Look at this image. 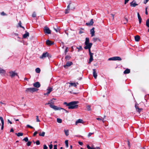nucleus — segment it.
<instances>
[{"mask_svg": "<svg viewBox=\"0 0 149 149\" xmlns=\"http://www.w3.org/2000/svg\"><path fill=\"white\" fill-rule=\"evenodd\" d=\"M48 148L47 147L46 145H44L43 146V149H47Z\"/></svg>", "mask_w": 149, "mask_h": 149, "instance_id": "49", "label": "nucleus"}, {"mask_svg": "<svg viewBox=\"0 0 149 149\" xmlns=\"http://www.w3.org/2000/svg\"><path fill=\"white\" fill-rule=\"evenodd\" d=\"M71 4V2L70 1L69 2V5H68L67 7V9H66L65 11V14H67L69 12V10H70V5Z\"/></svg>", "mask_w": 149, "mask_h": 149, "instance_id": "10", "label": "nucleus"}, {"mask_svg": "<svg viewBox=\"0 0 149 149\" xmlns=\"http://www.w3.org/2000/svg\"><path fill=\"white\" fill-rule=\"evenodd\" d=\"M93 134V133H91V132L89 133L88 135V137H90Z\"/></svg>", "mask_w": 149, "mask_h": 149, "instance_id": "48", "label": "nucleus"}, {"mask_svg": "<svg viewBox=\"0 0 149 149\" xmlns=\"http://www.w3.org/2000/svg\"><path fill=\"white\" fill-rule=\"evenodd\" d=\"M130 72V70L129 69H127L124 72V74H128Z\"/></svg>", "mask_w": 149, "mask_h": 149, "instance_id": "26", "label": "nucleus"}, {"mask_svg": "<svg viewBox=\"0 0 149 149\" xmlns=\"http://www.w3.org/2000/svg\"><path fill=\"white\" fill-rule=\"evenodd\" d=\"M123 22L124 24H125L127 22V18H125L123 20Z\"/></svg>", "mask_w": 149, "mask_h": 149, "instance_id": "37", "label": "nucleus"}, {"mask_svg": "<svg viewBox=\"0 0 149 149\" xmlns=\"http://www.w3.org/2000/svg\"><path fill=\"white\" fill-rule=\"evenodd\" d=\"M138 5L136 2L134 1H132L130 3V6H131L135 7Z\"/></svg>", "mask_w": 149, "mask_h": 149, "instance_id": "18", "label": "nucleus"}, {"mask_svg": "<svg viewBox=\"0 0 149 149\" xmlns=\"http://www.w3.org/2000/svg\"><path fill=\"white\" fill-rule=\"evenodd\" d=\"M38 90V89L37 88H27L26 90V92H34Z\"/></svg>", "mask_w": 149, "mask_h": 149, "instance_id": "3", "label": "nucleus"}, {"mask_svg": "<svg viewBox=\"0 0 149 149\" xmlns=\"http://www.w3.org/2000/svg\"><path fill=\"white\" fill-rule=\"evenodd\" d=\"M36 143L37 145H39L40 144V142L38 140L36 141Z\"/></svg>", "mask_w": 149, "mask_h": 149, "instance_id": "51", "label": "nucleus"}, {"mask_svg": "<svg viewBox=\"0 0 149 149\" xmlns=\"http://www.w3.org/2000/svg\"><path fill=\"white\" fill-rule=\"evenodd\" d=\"M18 136H23V134L22 133L19 132L15 134Z\"/></svg>", "mask_w": 149, "mask_h": 149, "instance_id": "30", "label": "nucleus"}, {"mask_svg": "<svg viewBox=\"0 0 149 149\" xmlns=\"http://www.w3.org/2000/svg\"><path fill=\"white\" fill-rule=\"evenodd\" d=\"M32 16L33 17H36V13L35 12H34L33 13V14H32Z\"/></svg>", "mask_w": 149, "mask_h": 149, "instance_id": "46", "label": "nucleus"}, {"mask_svg": "<svg viewBox=\"0 0 149 149\" xmlns=\"http://www.w3.org/2000/svg\"><path fill=\"white\" fill-rule=\"evenodd\" d=\"M93 40L94 42L96 41L97 40H99V39L98 38H93Z\"/></svg>", "mask_w": 149, "mask_h": 149, "instance_id": "36", "label": "nucleus"}, {"mask_svg": "<svg viewBox=\"0 0 149 149\" xmlns=\"http://www.w3.org/2000/svg\"><path fill=\"white\" fill-rule=\"evenodd\" d=\"M92 45L93 44L91 43L87 44L86 45H85L86 46L84 47V48L86 49H88V48H91Z\"/></svg>", "mask_w": 149, "mask_h": 149, "instance_id": "9", "label": "nucleus"}, {"mask_svg": "<svg viewBox=\"0 0 149 149\" xmlns=\"http://www.w3.org/2000/svg\"><path fill=\"white\" fill-rule=\"evenodd\" d=\"M45 132H42V133L40 132L39 133V135L40 136H44L45 135Z\"/></svg>", "mask_w": 149, "mask_h": 149, "instance_id": "31", "label": "nucleus"}, {"mask_svg": "<svg viewBox=\"0 0 149 149\" xmlns=\"http://www.w3.org/2000/svg\"><path fill=\"white\" fill-rule=\"evenodd\" d=\"M86 108L88 111L91 110V106L90 105H88L86 107Z\"/></svg>", "mask_w": 149, "mask_h": 149, "instance_id": "40", "label": "nucleus"}, {"mask_svg": "<svg viewBox=\"0 0 149 149\" xmlns=\"http://www.w3.org/2000/svg\"><path fill=\"white\" fill-rule=\"evenodd\" d=\"M149 1V0H145L144 1V3L146 4Z\"/></svg>", "mask_w": 149, "mask_h": 149, "instance_id": "58", "label": "nucleus"}, {"mask_svg": "<svg viewBox=\"0 0 149 149\" xmlns=\"http://www.w3.org/2000/svg\"><path fill=\"white\" fill-rule=\"evenodd\" d=\"M29 36V33L28 32L26 31L25 33L23 35V37L24 38H26L27 37Z\"/></svg>", "mask_w": 149, "mask_h": 149, "instance_id": "22", "label": "nucleus"}, {"mask_svg": "<svg viewBox=\"0 0 149 149\" xmlns=\"http://www.w3.org/2000/svg\"><path fill=\"white\" fill-rule=\"evenodd\" d=\"M64 132L66 136H68L69 135V130H64Z\"/></svg>", "mask_w": 149, "mask_h": 149, "instance_id": "33", "label": "nucleus"}, {"mask_svg": "<svg viewBox=\"0 0 149 149\" xmlns=\"http://www.w3.org/2000/svg\"><path fill=\"white\" fill-rule=\"evenodd\" d=\"M9 75L12 78L13 77L15 76H18L17 73H15V72L13 71H10L9 72Z\"/></svg>", "mask_w": 149, "mask_h": 149, "instance_id": "5", "label": "nucleus"}, {"mask_svg": "<svg viewBox=\"0 0 149 149\" xmlns=\"http://www.w3.org/2000/svg\"><path fill=\"white\" fill-rule=\"evenodd\" d=\"M19 25L20 27L23 28L24 29H25L24 27L21 26V22L20 21L19 22Z\"/></svg>", "mask_w": 149, "mask_h": 149, "instance_id": "42", "label": "nucleus"}, {"mask_svg": "<svg viewBox=\"0 0 149 149\" xmlns=\"http://www.w3.org/2000/svg\"><path fill=\"white\" fill-rule=\"evenodd\" d=\"M49 56V53L47 52H46L45 53H43L42 54V56L40 57V58H44L46 57L47 56Z\"/></svg>", "mask_w": 149, "mask_h": 149, "instance_id": "8", "label": "nucleus"}, {"mask_svg": "<svg viewBox=\"0 0 149 149\" xmlns=\"http://www.w3.org/2000/svg\"><path fill=\"white\" fill-rule=\"evenodd\" d=\"M68 47H66V49L65 50V54H66V53L68 51Z\"/></svg>", "mask_w": 149, "mask_h": 149, "instance_id": "62", "label": "nucleus"}, {"mask_svg": "<svg viewBox=\"0 0 149 149\" xmlns=\"http://www.w3.org/2000/svg\"><path fill=\"white\" fill-rule=\"evenodd\" d=\"M105 116H104V118H96L97 120L100 121H102L103 123H104V118H105Z\"/></svg>", "mask_w": 149, "mask_h": 149, "instance_id": "29", "label": "nucleus"}, {"mask_svg": "<svg viewBox=\"0 0 149 149\" xmlns=\"http://www.w3.org/2000/svg\"><path fill=\"white\" fill-rule=\"evenodd\" d=\"M90 43L89 42V40L88 38H86L85 42V45H86L87 44Z\"/></svg>", "mask_w": 149, "mask_h": 149, "instance_id": "25", "label": "nucleus"}, {"mask_svg": "<svg viewBox=\"0 0 149 149\" xmlns=\"http://www.w3.org/2000/svg\"><path fill=\"white\" fill-rule=\"evenodd\" d=\"M135 106L136 110L139 113H140L141 111L142 110V109H139V108L138 104H136Z\"/></svg>", "mask_w": 149, "mask_h": 149, "instance_id": "12", "label": "nucleus"}, {"mask_svg": "<svg viewBox=\"0 0 149 149\" xmlns=\"http://www.w3.org/2000/svg\"><path fill=\"white\" fill-rule=\"evenodd\" d=\"M93 76L94 77L95 79H96L97 78V73L96 72L95 69H93Z\"/></svg>", "mask_w": 149, "mask_h": 149, "instance_id": "11", "label": "nucleus"}, {"mask_svg": "<svg viewBox=\"0 0 149 149\" xmlns=\"http://www.w3.org/2000/svg\"><path fill=\"white\" fill-rule=\"evenodd\" d=\"M77 48L79 50H82V47L81 46H79L78 47H77Z\"/></svg>", "mask_w": 149, "mask_h": 149, "instance_id": "47", "label": "nucleus"}, {"mask_svg": "<svg viewBox=\"0 0 149 149\" xmlns=\"http://www.w3.org/2000/svg\"><path fill=\"white\" fill-rule=\"evenodd\" d=\"M52 89L53 88L52 87H48V88L47 89V93H44V95H48L52 91Z\"/></svg>", "mask_w": 149, "mask_h": 149, "instance_id": "6", "label": "nucleus"}, {"mask_svg": "<svg viewBox=\"0 0 149 149\" xmlns=\"http://www.w3.org/2000/svg\"><path fill=\"white\" fill-rule=\"evenodd\" d=\"M33 85L34 87L37 88H39L40 86V84L38 82L35 83Z\"/></svg>", "mask_w": 149, "mask_h": 149, "instance_id": "14", "label": "nucleus"}, {"mask_svg": "<svg viewBox=\"0 0 149 149\" xmlns=\"http://www.w3.org/2000/svg\"><path fill=\"white\" fill-rule=\"evenodd\" d=\"M92 149H100L99 147H97L96 148H93Z\"/></svg>", "mask_w": 149, "mask_h": 149, "instance_id": "64", "label": "nucleus"}, {"mask_svg": "<svg viewBox=\"0 0 149 149\" xmlns=\"http://www.w3.org/2000/svg\"><path fill=\"white\" fill-rule=\"evenodd\" d=\"M78 102L73 101L69 103L68 108L69 109H76L78 108V105L77 104Z\"/></svg>", "mask_w": 149, "mask_h": 149, "instance_id": "1", "label": "nucleus"}, {"mask_svg": "<svg viewBox=\"0 0 149 149\" xmlns=\"http://www.w3.org/2000/svg\"><path fill=\"white\" fill-rule=\"evenodd\" d=\"M64 104H65L67 106H68V104H69V103H68L66 102H65L63 103Z\"/></svg>", "mask_w": 149, "mask_h": 149, "instance_id": "59", "label": "nucleus"}, {"mask_svg": "<svg viewBox=\"0 0 149 149\" xmlns=\"http://www.w3.org/2000/svg\"><path fill=\"white\" fill-rule=\"evenodd\" d=\"M23 141H25V142H28V140H29V139H28V138L27 137H26L25 138L23 139Z\"/></svg>", "mask_w": 149, "mask_h": 149, "instance_id": "43", "label": "nucleus"}, {"mask_svg": "<svg viewBox=\"0 0 149 149\" xmlns=\"http://www.w3.org/2000/svg\"><path fill=\"white\" fill-rule=\"evenodd\" d=\"M146 24L147 27H149V18L147 20L146 22Z\"/></svg>", "mask_w": 149, "mask_h": 149, "instance_id": "32", "label": "nucleus"}, {"mask_svg": "<svg viewBox=\"0 0 149 149\" xmlns=\"http://www.w3.org/2000/svg\"><path fill=\"white\" fill-rule=\"evenodd\" d=\"M53 103H52V102H49L48 103L46 104H49V106L50 107L53 109L55 110H60L61 109H63L62 108H61L58 107L54 105H53Z\"/></svg>", "mask_w": 149, "mask_h": 149, "instance_id": "2", "label": "nucleus"}, {"mask_svg": "<svg viewBox=\"0 0 149 149\" xmlns=\"http://www.w3.org/2000/svg\"><path fill=\"white\" fill-rule=\"evenodd\" d=\"M84 30V29H81H81L79 30V33L80 34H81V33H84V32L83 31Z\"/></svg>", "mask_w": 149, "mask_h": 149, "instance_id": "39", "label": "nucleus"}, {"mask_svg": "<svg viewBox=\"0 0 149 149\" xmlns=\"http://www.w3.org/2000/svg\"><path fill=\"white\" fill-rule=\"evenodd\" d=\"M115 61H121L122 59L119 56H115Z\"/></svg>", "mask_w": 149, "mask_h": 149, "instance_id": "28", "label": "nucleus"}, {"mask_svg": "<svg viewBox=\"0 0 149 149\" xmlns=\"http://www.w3.org/2000/svg\"><path fill=\"white\" fill-rule=\"evenodd\" d=\"M69 84H70L69 86V87L71 86H74L75 87H76L77 86V84H78V83H69Z\"/></svg>", "mask_w": 149, "mask_h": 149, "instance_id": "15", "label": "nucleus"}, {"mask_svg": "<svg viewBox=\"0 0 149 149\" xmlns=\"http://www.w3.org/2000/svg\"><path fill=\"white\" fill-rule=\"evenodd\" d=\"M88 51H89V55L91 54H93V53H92L91 52V48H88Z\"/></svg>", "mask_w": 149, "mask_h": 149, "instance_id": "50", "label": "nucleus"}, {"mask_svg": "<svg viewBox=\"0 0 149 149\" xmlns=\"http://www.w3.org/2000/svg\"><path fill=\"white\" fill-rule=\"evenodd\" d=\"M73 63L72 62L68 61L66 63V65H64V67L65 68H67V67L70 66Z\"/></svg>", "mask_w": 149, "mask_h": 149, "instance_id": "7", "label": "nucleus"}, {"mask_svg": "<svg viewBox=\"0 0 149 149\" xmlns=\"http://www.w3.org/2000/svg\"><path fill=\"white\" fill-rule=\"evenodd\" d=\"M27 126L28 127H29V128H32V129L33 128V127H32V126H30V125H27Z\"/></svg>", "mask_w": 149, "mask_h": 149, "instance_id": "56", "label": "nucleus"}, {"mask_svg": "<svg viewBox=\"0 0 149 149\" xmlns=\"http://www.w3.org/2000/svg\"><path fill=\"white\" fill-rule=\"evenodd\" d=\"M54 28V30L56 31V32H58L59 30V28H58L57 29H56Z\"/></svg>", "mask_w": 149, "mask_h": 149, "instance_id": "53", "label": "nucleus"}, {"mask_svg": "<svg viewBox=\"0 0 149 149\" xmlns=\"http://www.w3.org/2000/svg\"><path fill=\"white\" fill-rule=\"evenodd\" d=\"M87 148L88 149H92L93 148H93H91V147L89 145H87Z\"/></svg>", "mask_w": 149, "mask_h": 149, "instance_id": "54", "label": "nucleus"}, {"mask_svg": "<svg viewBox=\"0 0 149 149\" xmlns=\"http://www.w3.org/2000/svg\"><path fill=\"white\" fill-rule=\"evenodd\" d=\"M49 147L50 149H52L53 147V145L52 144H51L49 145Z\"/></svg>", "mask_w": 149, "mask_h": 149, "instance_id": "55", "label": "nucleus"}, {"mask_svg": "<svg viewBox=\"0 0 149 149\" xmlns=\"http://www.w3.org/2000/svg\"><path fill=\"white\" fill-rule=\"evenodd\" d=\"M95 28L93 27L90 30L91 34V36L93 37L95 36Z\"/></svg>", "mask_w": 149, "mask_h": 149, "instance_id": "13", "label": "nucleus"}, {"mask_svg": "<svg viewBox=\"0 0 149 149\" xmlns=\"http://www.w3.org/2000/svg\"><path fill=\"white\" fill-rule=\"evenodd\" d=\"M90 56V58L89 60V61L88 62L89 63H91L93 60V54H91L89 55Z\"/></svg>", "mask_w": 149, "mask_h": 149, "instance_id": "20", "label": "nucleus"}, {"mask_svg": "<svg viewBox=\"0 0 149 149\" xmlns=\"http://www.w3.org/2000/svg\"><path fill=\"white\" fill-rule=\"evenodd\" d=\"M115 57H112L109 58L108 59L109 61H115Z\"/></svg>", "mask_w": 149, "mask_h": 149, "instance_id": "38", "label": "nucleus"}, {"mask_svg": "<svg viewBox=\"0 0 149 149\" xmlns=\"http://www.w3.org/2000/svg\"><path fill=\"white\" fill-rule=\"evenodd\" d=\"M140 37L139 36L137 35L135 37V40L136 41H139L140 40Z\"/></svg>", "mask_w": 149, "mask_h": 149, "instance_id": "27", "label": "nucleus"}, {"mask_svg": "<svg viewBox=\"0 0 149 149\" xmlns=\"http://www.w3.org/2000/svg\"><path fill=\"white\" fill-rule=\"evenodd\" d=\"M38 132L37 131H36L33 134V136H35L37 134Z\"/></svg>", "mask_w": 149, "mask_h": 149, "instance_id": "60", "label": "nucleus"}, {"mask_svg": "<svg viewBox=\"0 0 149 149\" xmlns=\"http://www.w3.org/2000/svg\"><path fill=\"white\" fill-rule=\"evenodd\" d=\"M36 72L37 73H39L40 72V70L39 68H37L35 70Z\"/></svg>", "mask_w": 149, "mask_h": 149, "instance_id": "34", "label": "nucleus"}, {"mask_svg": "<svg viewBox=\"0 0 149 149\" xmlns=\"http://www.w3.org/2000/svg\"><path fill=\"white\" fill-rule=\"evenodd\" d=\"M65 143L66 145V146L67 148H68V140H66L65 141Z\"/></svg>", "mask_w": 149, "mask_h": 149, "instance_id": "41", "label": "nucleus"}, {"mask_svg": "<svg viewBox=\"0 0 149 149\" xmlns=\"http://www.w3.org/2000/svg\"><path fill=\"white\" fill-rule=\"evenodd\" d=\"M5 73L6 71L0 68V73L2 74H4Z\"/></svg>", "mask_w": 149, "mask_h": 149, "instance_id": "24", "label": "nucleus"}, {"mask_svg": "<svg viewBox=\"0 0 149 149\" xmlns=\"http://www.w3.org/2000/svg\"><path fill=\"white\" fill-rule=\"evenodd\" d=\"M44 31L45 33L50 34L51 33V31L49 28L47 26L45 27L44 29Z\"/></svg>", "mask_w": 149, "mask_h": 149, "instance_id": "4", "label": "nucleus"}, {"mask_svg": "<svg viewBox=\"0 0 149 149\" xmlns=\"http://www.w3.org/2000/svg\"><path fill=\"white\" fill-rule=\"evenodd\" d=\"M0 120H1V123H2V127L1 128V130H3V125H4V120L3 118L1 117L0 116Z\"/></svg>", "mask_w": 149, "mask_h": 149, "instance_id": "17", "label": "nucleus"}, {"mask_svg": "<svg viewBox=\"0 0 149 149\" xmlns=\"http://www.w3.org/2000/svg\"><path fill=\"white\" fill-rule=\"evenodd\" d=\"M46 43L47 45H51L53 44V43L49 40H48L46 41Z\"/></svg>", "mask_w": 149, "mask_h": 149, "instance_id": "21", "label": "nucleus"}, {"mask_svg": "<svg viewBox=\"0 0 149 149\" xmlns=\"http://www.w3.org/2000/svg\"><path fill=\"white\" fill-rule=\"evenodd\" d=\"M36 121L37 122H39L40 121V120L38 118V116H36Z\"/></svg>", "mask_w": 149, "mask_h": 149, "instance_id": "45", "label": "nucleus"}, {"mask_svg": "<svg viewBox=\"0 0 149 149\" xmlns=\"http://www.w3.org/2000/svg\"><path fill=\"white\" fill-rule=\"evenodd\" d=\"M31 141H28L27 143V145L28 146H29L31 145Z\"/></svg>", "mask_w": 149, "mask_h": 149, "instance_id": "44", "label": "nucleus"}, {"mask_svg": "<svg viewBox=\"0 0 149 149\" xmlns=\"http://www.w3.org/2000/svg\"><path fill=\"white\" fill-rule=\"evenodd\" d=\"M84 122L82 119H79L77 120L75 123V125H77L79 123H83Z\"/></svg>", "mask_w": 149, "mask_h": 149, "instance_id": "19", "label": "nucleus"}, {"mask_svg": "<svg viewBox=\"0 0 149 149\" xmlns=\"http://www.w3.org/2000/svg\"><path fill=\"white\" fill-rule=\"evenodd\" d=\"M129 0H125L124 4H126V3L128 2Z\"/></svg>", "mask_w": 149, "mask_h": 149, "instance_id": "57", "label": "nucleus"}, {"mask_svg": "<svg viewBox=\"0 0 149 149\" xmlns=\"http://www.w3.org/2000/svg\"><path fill=\"white\" fill-rule=\"evenodd\" d=\"M57 121L58 123H61L62 122V120L61 119L57 118Z\"/></svg>", "mask_w": 149, "mask_h": 149, "instance_id": "35", "label": "nucleus"}, {"mask_svg": "<svg viewBox=\"0 0 149 149\" xmlns=\"http://www.w3.org/2000/svg\"><path fill=\"white\" fill-rule=\"evenodd\" d=\"M78 143L80 145H81V146L83 144V143L79 141Z\"/></svg>", "mask_w": 149, "mask_h": 149, "instance_id": "61", "label": "nucleus"}, {"mask_svg": "<svg viewBox=\"0 0 149 149\" xmlns=\"http://www.w3.org/2000/svg\"><path fill=\"white\" fill-rule=\"evenodd\" d=\"M57 145H54V149H57Z\"/></svg>", "mask_w": 149, "mask_h": 149, "instance_id": "63", "label": "nucleus"}, {"mask_svg": "<svg viewBox=\"0 0 149 149\" xmlns=\"http://www.w3.org/2000/svg\"><path fill=\"white\" fill-rule=\"evenodd\" d=\"M137 16L139 19V23L140 24L141 22L142 19L139 13H137Z\"/></svg>", "mask_w": 149, "mask_h": 149, "instance_id": "23", "label": "nucleus"}, {"mask_svg": "<svg viewBox=\"0 0 149 149\" xmlns=\"http://www.w3.org/2000/svg\"><path fill=\"white\" fill-rule=\"evenodd\" d=\"M1 14L2 15H6V14L4 12H2L1 13Z\"/></svg>", "mask_w": 149, "mask_h": 149, "instance_id": "52", "label": "nucleus"}, {"mask_svg": "<svg viewBox=\"0 0 149 149\" xmlns=\"http://www.w3.org/2000/svg\"><path fill=\"white\" fill-rule=\"evenodd\" d=\"M93 19H91V20L90 22L86 23V24L87 26H92L93 25Z\"/></svg>", "mask_w": 149, "mask_h": 149, "instance_id": "16", "label": "nucleus"}]
</instances>
